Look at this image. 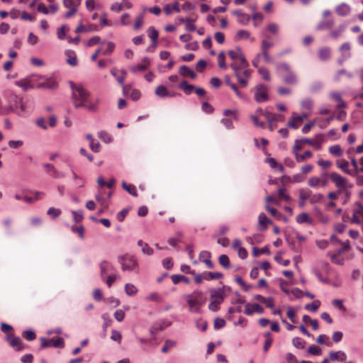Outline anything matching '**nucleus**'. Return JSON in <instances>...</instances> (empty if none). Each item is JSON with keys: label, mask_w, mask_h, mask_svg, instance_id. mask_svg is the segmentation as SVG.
<instances>
[{"label": "nucleus", "mask_w": 363, "mask_h": 363, "mask_svg": "<svg viewBox=\"0 0 363 363\" xmlns=\"http://www.w3.org/2000/svg\"><path fill=\"white\" fill-rule=\"evenodd\" d=\"M72 99L76 108L84 107L89 111H96L98 102L89 100V93L82 86L71 83Z\"/></svg>", "instance_id": "nucleus-1"}, {"label": "nucleus", "mask_w": 363, "mask_h": 363, "mask_svg": "<svg viewBox=\"0 0 363 363\" xmlns=\"http://www.w3.org/2000/svg\"><path fill=\"white\" fill-rule=\"evenodd\" d=\"M184 298L188 306V310L191 313H199L201 308L203 307L207 298L205 294L199 290H195L189 294L184 296Z\"/></svg>", "instance_id": "nucleus-2"}, {"label": "nucleus", "mask_w": 363, "mask_h": 363, "mask_svg": "<svg viewBox=\"0 0 363 363\" xmlns=\"http://www.w3.org/2000/svg\"><path fill=\"white\" fill-rule=\"evenodd\" d=\"M278 67L281 71V79L284 83L291 86L298 84V77L288 64L285 62L280 63Z\"/></svg>", "instance_id": "nucleus-3"}, {"label": "nucleus", "mask_w": 363, "mask_h": 363, "mask_svg": "<svg viewBox=\"0 0 363 363\" xmlns=\"http://www.w3.org/2000/svg\"><path fill=\"white\" fill-rule=\"evenodd\" d=\"M249 62L246 60L245 57H242L241 60H238L233 61L230 64V67L234 71V74L235 77H239V69H244L245 70L242 72L243 76L245 78H250L251 76V71L249 69Z\"/></svg>", "instance_id": "nucleus-4"}, {"label": "nucleus", "mask_w": 363, "mask_h": 363, "mask_svg": "<svg viewBox=\"0 0 363 363\" xmlns=\"http://www.w3.org/2000/svg\"><path fill=\"white\" fill-rule=\"evenodd\" d=\"M118 262L121 264L123 271H132L138 269L136 259L130 255H125L118 257Z\"/></svg>", "instance_id": "nucleus-5"}, {"label": "nucleus", "mask_w": 363, "mask_h": 363, "mask_svg": "<svg viewBox=\"0 0 363 363\" xmlns=\"http://www.w3.org/2000/svg\"><path fill=\"white\" fill-rule=\"evenodd\" d=\"M224 292L221 289L214 290L211 291V303L208 305V308L213 311H217L219 309V305L224 300Z\"/></svg>", "instance_id": "nucleus-6"}, {"label": "nucleus", "mask_w": 363, "mask_h": 363, "mask_svg": "<svg viewBox=\"0 0 363 363\" xmlns=\"http://www.w3.org/2000/svg\"><path fill=\"white\" fill-rule=\"evenodd\" d=\"M40 341L41 343V348L45 349L47 347H63L65 345L64 340L62 337H52L46 339L45 337H40Z\"/></svg>", "instance_id": "nucleus-7"}, {"label": "nucleus", "mask_w": 363, "mask_h": 363, "mask_svg": "<svg viewBox=\"0 0 363 363\" xmlns=\"http://www.w3.org/2000/svg\"><path fill=\"white\" fill-rule=\"evenodd\" d=\"M5 338L9 345L16 351H22L26 347L21 339L19 337L15 336L13 333L8 334Z\"/></svg>", "instance_id": "nucleus-8"}, {"label": "nucleus", "mask_w": 363, "mask_h": 363, "mask_svg": "<svg viewBox=\"0 0 363 363\" xmlns=\"http://www.w3.org/2000/svg\"><path fill=\"white\" fill-rule=\"evenodd\" d=\"M255 99L257 102L261 103L268 101V87L264 84H259L255 91Z\"/></svg>", "instance_id": "nucleus-9"}, {"label": "nucleus", "mask_w": 363, "mask_h": 363, "mask_svg": "<svg viewBox=\"0 0 363 363\" xmlns=\"http://www.w3.org/2000/svg\"><path fill=\"white\" fill-rule=\"evenodd\" d=\"M331 181L335 183V186L339 189H346L348 186L347 182L345 177L337 172L330 174Z\"/></svg>", "instance_id": "nucleus-10"}, {"label": "nucleus", "mask_w": 363, "mask_h": 363, "mask_svg": "<svg viewBox=\"0 0 363 363\" xmlns=\"http://www.w3.org/2000/svg\"><path fill=\"white\" fill-rule=\"evenodd\" d=\"M307 114H303L301 116H297L294 113L292 115L291 119L288 121L287 125L290 128L297 129L303 123L304 118H307Z\"/></svg>", "instance_id": "nucleus-11"}, {"label": "nucleus", "mask_w": 363, "mask_h": 363, "mask_svg": "<svg viewBox=\"0 0 363 363\" xmlns=\"http://www.w3.org/2000/svg\"><path fill=\"white\" fill-rule=\"evenodd\" d=\"M264 311V308L258 303H247L244 313L247 315H252L255 313L262 314Z\"/></svg>", "instance_id": "nucleus-12"}, {"label": "nucleus", "mask_w": 363, "mask_h": 363, "mask_svg": "<svg viewBox=\"0 0 363 363\" xmlns=\"http://www.w3.org/2000/svg\"><path fill=\"white\" fill-rule=\"evenodd\" d=\"M323 140V137L322 135H317L314 139H308V138H303L301 139V141L303 143L308 144L309 145L313 146L317 150H320L321 149V144Z\"/></svg>", "instance_id": "nucleus-13"}, {"label": "nucleus", "mask_w": 363, "mask_h": 363, "mask_svg": "<svg viewBox=\"0 0 363 363\" xmlns=\"http://www.w3.org/2000/svg\"><path fill=\"white\" fill-rule=\"evenodd\" d=\"M233 15L237 18V21L242 25H247L251 19V16L238 9L233 11Z\"/></svg>", "instance_id": "nucleus-14"}, {"label": "nucleus", "mask_w": 363, "mask_h": 363, "mask_svg": "<svg viewBox=\"0 0 363 363\" xmlns=\"http://www.w3.org/2000/svg\"><path fill=\"white\" fill-rule=\"evenodd\" d=\"M111 74L116 78L120 85H123L127 72L123 69H118L115 67L110 71Z\"/></svg>", "instance_id": "nucleus-15"}, {"label": "nucleus", "mask_w": 363, "mask_h": 363, "mask_svg": "<svg viewBox=\"0 0 363 363\" xmlns=\"http://www.w3.org/2000/svg\"><path fill=\"white\" fill-rule=\"evenodd\" d=\"M35 77H33L31 79H21L16 82V85L21 88H22L24 91H27L30 89H33L35 87Z\"/></svg>", "instance_id": "nucleus-16"}, {"label": "nucleus", "mask_w": 363, "mask_h": 363, "mask_svg": "<svg viewBox=\"0 0 363 363\" xmlns=\"http://www.w3.org/2000/svg\"><path fill=\"white\" fill-rule=\"evenodd\" d=\"M57 86V82L52 78L43 79V81L35 84V87L48 89H55Z\"/></svg>", "instance_id": "nucleus-17"}, {"label": "nucleus", "mask_w": 363, "mask_h": 363, "mask_svg": "<svg viewBox=\"0 0 363 363\" xmlns=\"http://www.w3.org/2000/svg\"><path fill=\"white\" fill-rule=\"evenodd\" d=\"M150 65V60L147 57H145L142 60V62L135 66H132L129 68L130 71L133 73L138 72H143L147 69Z\"/></svg>", "instance_id": "nucleus-18"}, {"label": "nucleus", "mask_w": 363, "mask_h": 363, "mask_svg": "<svg viewBox=\"0 0 363 363\" xmlns=\"http://www.w3.org/2000/svg\"><path fill=\"white\" fill-rule=\"evenodd\" d=\"M335 13L340 16H347L351 12V7L346 3H342L335 7Z\"/></svg>", "instance_id": "nucleus-19"}, {"label": "nucleus", "mask_w": 363, "mask_h": 363, "mask_svg": "<svg viewBox=\"0 0 363 363\" xmlns=\"http://www.w3.org/2000/svg\"><path fill=\"white\" fill-rule=\"evenodd\" d=\"M329 358L331 361L335 362H345L347 359V354L345 352L339 351H330L329 352Z\"/></svg>", "instance_id": "nucleus-20"}, {"label": "nucleus", "mask_w": 363, "mask_h": 363, "mask_svg": "<svg viewBox=\"0 0 363 363\" xmlns=\"http://www.w3.org/2000/svg\"><path fill=\"white\" fill-rule=\"evenodd\" d=\"M265 119L267 123L283 122L285 120V116L283 114L272 113L268 111L265 113Z\"/></svg>", "instance_id": "nucleus-21"}, {"label": "nucleus", "mask_w": 363, "mask_h": 363, "mask_svg": "<svg viewBox=\"0 0 363 363\" xmlns=\"http://www.w3.org/2000/svg\"><path fill=\"white\" fill-rule=\"evenodd\" d=\"M155 94L159 97H173L176 96V94L169 92L163 85H160L156 88Z\"/></svg>", "instance_id": "nucleus-22"}, {"label": "nucleus", "mask_w": 363, "mask_h": 363, "mask_svg": "<svg viewBox=\"0 0 363 363\" xmlns=\"http://www.w3.org/2000/svg\"><path fill=\"white\" fill-rule=\"evenodd\" d=\"M100 267V272H101V277L102 279H104L105 276L107 273L110 272L111 270L113 269V266L106 261H103L99 264Z\"/></svg>", "instance_id": "nucleus-23"}, {"label": "nucleus", "mask_w": 363, "mask_h": 363, "mask_svg": "<svg viewBox=\"0 0 363 363\" xmlns=\"http://www.w3.org/2000/svg\"><path fill=\"white\" fill-rule=\"evenodd\" d=\"M43 167L46 169L48 172H51V176L55 179H59L65 177V174L60 173L52 164H44Z\"/></svg>", "instance_id": "nucleus-24"}, {"label": "nucleus", "mask_w": 363, "mask_h": 363, "mask_svg": "<svg viewBox=\"0 0 363 363\" xmlns=\"http://www.w3.org/2000/svg\"><path fill=\"white\" fill-rule=\"evenodd\" d=\"M179 73L184 77H189L192 79H195L196 77L195 72L186 65H182L180 67Z\"/></svg>", "instance_id": "nucleus-25"}, {"label": "nucleus", "mask_w": 363, "mask_h": 363, "mask_svg": "<svg viewBox=\"0 0 363 363\" xmlns=\"http://www.w3.org/2000/svg\"><path fill=\"white\" fill-rule=\"evenodd\" d=\"M270 220L266 216V215L264 213H261L259 215L258 217V223H259V229L260 230H265L267 227L268 224L270 223Z\"/></svg>", "instance_id": "nucleus-26"}, {"label": "nucleus", "mask_w": 363, "mask_h": 363, "mask_svg": "<svg viewBox=\"0 0 363 363\" xmlns=\"http://www.w3.org/2000/svg\"><path fill=\"white\" fill-rule=\"evenodd\" d=\"M330 99L337 103L336 107L337 108H342L345 106V102L342 99V95L340 92L333 91L330 94Z\"/></svg>", "instance_id": "nucleus-27"}, {"label": "nucleus", "mask_w": 363, "mask_h": 363, "mask_svg": "<svg viewBox=\"0 0 363 363\" xmlns=\"http://www.w3.org/2000/svg\"><path fill=\"white\" fill-rule=\"evenodd\" d=\"M351 44L348 42L344 43L340 48V52L344 60L351 57Z\"/></svg>", "instance_id": "nucleus-28"}, {"label": "nucleus", "mask_w": 363, "mask_h": 363, "mask_svg": "<svg viewBox=\"0 0 363 363\" xmlns=\"http://www.w3.org/2000/svg\"><path fill=\"white\" fill-rule=\"evenodd\" d=\"M173 11L177 13H179L181 11L179 3L178 1H175L172 5L166 4L164 7V12L167 15H170Z\"/></svg>", "instance_id": "nucleus-29"}, {"label": "nucleus", "mask_w": 363, "mask_h": 363, "mask_svg": "<svg viewBox=\"0 0 363 363\" xmlns=\"http://www.w3.org/2000/svg\"><path fill=\"white\" fill-rule=\"evenodd\" d=\"M228 55L233 61L240 59L241 60L242 57H245L242 52L241 48L239 47L235 48L234 50H229Z\"/></svg>", "instance_id": "nucleus-30"}, {"label": "nucleus", "mask_w": 363, "mask_h": 363, "mask_svg": "<svg viewBox=\"0 0 363 363\" xmlns=\"http://www.w3.org/2000/svg\"><path fill=\"white\" fill-rule=\"evenodd\" d=\"M178 87L182 90L186 94L189 95L194 90L195 87L192 84H189L186 80H183Z\"/></svg>", "instance_id": "nucleus-31"}, {"label": "nucleus", "mask_w": 363, "mask_h": 363, "mask_svg": "<svg viewBox=\"0 0 363 363\" xmlns=\"http://www.w3.org/2000/svg\"><path fill=\"white\" fill-rule=\"evenodd\" d=\"M67 55V62L71 66H76L78 63L77 55L74 51L67 50L65 52Z\"/></svg>", "instance_id": "nucleus-32"}, {"label": "nucleus", "mask_w": 363, "mask_h": 363, "mask_svg": "<svg viewBox=\"0 0 363 363\" xmlns=\"http://www.w3.org/2000/svg\"><path fill=\"white\" fill-rule=\"evenodd\" d=\"M16 109L17 113L21 116H23L27 112L26 106L22 99H19L18 101H16Z\"/></svg>", "instance_id": "nucleus-33"}, {"label": "nucleus", "mask_w": 363, "mask_h": 363, "mask_svg": "<svg viewBox=\"0 0 363 363\" xmlns=\"http://www.w3.org/2000/svg\"><path fill=\"white\" fill-rule=\"evenodd\" d=\"M264 337L266 338L264 346H263V350L264 352H267L273 342V338L272 333L270 332H266L264 334Z\"/></svg>", "instance_id": "nucleus-34"}, {"label": "nucleus", "mask_w": 363, "mask_h": 363, "mask_svg": "<svg viewBox=\"0 0 363 363\" xmlns=\"http://www.w3.org/2000/svg\"><path fill=\"white\" fill-rule=\"evenodd\" d=\"M318 54L321 60L325 61L330 57V50L328 48H323L319 49Z\"/></svg>", "instance_id": "nucleus-35"}, {"label": "nucleus", "mask_w": 363, "mask_h": 363, "mask_svg": "<svg viewBox=\"0 0 363 363\" xmlns=\"http://www.w3.org/2000/svg\"><path fill=\"white\" fill-rule=\"evenodd\" d=\"M204 273V279L205 280L209 281L213 279H219L223 277V274L218 272H205Z\"/></svg>", "instance_id": "nucleus-36"}, {"label": "nucleus", "mask_w": 363, "mask_h": 363, "mask_svg": "<svg viewBox=\"0 0 363 363\" xmlns=\"http://www.w3.org/2000/svg\"><path fill=\"white\" fill-rule=\"evenodd\" d=\"M278 200L285 201L287 203L291 202V197L287 194L286 189L284 187L280 188L278 191Z\"/></svg>", "instance_id": "nucleus-37"}, {"label": "nucleus", "mask_w": 363, "mask_h": 363, "mask_svg": "<svg viewBox=\"0 0 363 363\" xmlns=\"http://www.w3.org/2000/svg\"><path fill=\"white\" fill-rule=\"evenodd\" d=\"M148 35L152 41V45L155 47L157 45V41L158 39V32L153 27H150L147 30Z\"/></svg>", "instance_id": "nucleus-38"}, {"label": "nucleus", "mask_w": 363, "mask_h": 363, "mask_svg": "<svg viewBox=\"0 0 363 363\" xmlns=\"http://www.w3.org/2000/svg\"><path fill=\"white\" fill-rule=\"evenodd\" d=\"M122 186L126 191H128L132 196H138L136 187L133 184H128L125 182H123Z\"/></svg>", "instance_id": "nucleus-39"}, {"label": "nucleus", "mask_w": 363, "mask_h": 363, "mask_svg": "<svg viewBox=\"0 0 363 363\" xmlns=\"http://www.w3.org/2000/svg\"><path fill=\"white\" fill-rule=\"evenodd\" d=\"M138 245L142 247V252L147 255L153 254V249L151 248L147 243L143 242L142 240L138 242Z\"/></svg>", "instance_id": "nucleus-40"}, {"label": "nucleus", "mask_w": 363, "mask_h": 363, "mask_svg": "<svg viewBox=\"0 0 363 363\" xmlns=\"http://www.w3.org/2000/svg\"><path fill=\"white\" fill-rule=\"evenodd\" d=\"M171 279L174 284H177L181 281H184L187 284L190 282L188 277L181 274H173L172 275Z\"/></svg>", "instance_id": "nucleus-41"}, {"label": "nucleus", "mask_w": 363, "mask_h": 363, "mask_svg": "<svg viewBox=\"0 0 363 363\" xmlns=\"http://www.w3.org/2000/svg\"><path fill=\"white\" fill-rule=\"evenodd\" d=\"M345 28L344 26H339L337 28L330 31V35L333 38L337 39L342 35L343 32L345 31Z\"/></svg>", "instance_id": "nucleus-42"}, {"label": "nucleus", "mask_w": 363, "mask_h": 363, "mask_svg": "<svg viewBox=\"0 0 363 363\" xmlns=\"http://www.w3.org/2000/svg\"><path fill=\"white\" fill-rule=\"evenodd\" d=\"M43 193L36 191V192H35L34 196H23V201L26 203H32L40 199L41 196H43Z\"/></svg>", "instance_id": "nucleus-43"}, {"label": "nucleus", "mask_w": 363, "mask_h": 363, "mask_svg": "<svg viewBox=\"0 0 363 363\" xmlns=\"http://www.w3.org/2000/svg\"><path fill=\"white\" fill-rule=\"evenodd\" d=\"M313 155L312 152L310 150L305 151L303 155H299L298 153H296V160L297 162H302L306 159L311 157Z\"/></svg>", "instance_id": "nucleus-44"}, {"label": "nucleus", "mask_w": 363, "mask_h": 363, "mask_svg": "<svg viewBox=\"0 0 363 363\" xmlns=\"http://www.w3.org/2000/svg\"><path fill=\"white\" fill-rule=\"evenodd\" d=\"M125 291L128 296H135L138 293V289L132 284H126L125 286Z\"/></svg>", "instance_id": "nucleus-45"}, {"label": "nucleus", "mask_w": 363, "mask_h": 363, "mask_svg": "<svg viewBox=\"0 0 363 363\" xmlns=\"http://www.w3.org/2000/svg\"><path fill=\"white\" fill-rule=\"evenodd\" d=\"M266 210L276 219L280 220L282 218V214L279 212L276 208L271 207L269 205H266Z\"/></svg>", "instance_id": "nucleus-46"}, {"label": "nucleus", "mask_w": 363, "mask_h": 363, "mask_svg": "<svg viewBox=\"0 0 363 363\" xmlns=\"http://www.w3.org/2000/svg\"><path fill=\"white\" fill-rule=\"evenodd\" d=\"M218 262L223 268H230V259L226 255H221L218 257Z\"/></svg>", "instance_id": "nucleus-47"}, {"label": "nucleus", "mask_w": 363, "mask_h": 363, "mask_svg": "<svg viewBox=\"0 0 363 363\" xmlns=\"http://www.w3.org/2000/svg\"><path fill=\"white\" fill-rule=\"evenodd\" d=\"M311 191L308 189H301L298 191L299 200H308L310 199Z\"/></svg>", "instance_id": "nucleus-48"}, {"label": "nucleus", "mask_w": 363, "mask_h": 363, "mask_svg": "<svg viewBox=\"0 0 363 363\" xmlns=\"http://www.w3.org/2000/svg\"><path fill=\"white\" fill-rule=\"evenodd\" d=\"M245 69H239L238 70V72H239V77H236L241 87H246L247 86V78H245L244 76H243V74H242V72L244 71Z\"/></svg>", "instance_id": "nucleus-49"}, {"label": "nucleus", "mask_w": 363, "mask_h": 363, "mask_svg": "<svg viewBox=\"0 0 363 363\" xmlns=\"http://www.w3.org/2000/svg\"><path fill=\"white\" fill-rule=\"evenodd\" d=\"M308 185L311 188H318L321 186L320 180L319 177H311L308 180Z\"/></svg>", "instance_id": "nucleus-50"}, {"label": "nucleus", "mask_w": 363, "mask_h": 363, "mask_svg": "<svg viewBox=\"0 0 363 363\" xmlns=\"http://www.w3.org/2000/svg\"><path fill=\"white\" fill-rule=\"evenodd\" d=\"M292 344L295 347L298 349H303L306 345V342L301 337H296L292 340Z\"/></svg>", "instance_id": "nucleus-51"}, {"label": "nucleus", "mask_w": 363, "mask_h": 363, "mask_svg": "<svg viewBox=\"0 0 363 363\" xmlns=\"http://www.w3.org/2000/svg\"><path fill=\"white\" fill-rule=\"evenodd\" d=\"M329 152L335 157H340L342 154V149L340 145H335L329 147Z\"/></svg>", "instance_id": "nucleus-52"}, {"label": "nucleus", "mask_w": 363, "mask_h": 363, "mask_svg": "<svg viewBox=\"0 0 363 363\" xmlns=\"http://www.w3.org/2000/svg\"><path fill=\"white\" fill-rule=\"evenodd\" d=\"M320 306V302L318 300L314 301L311 303H308L305 306V308L312 312H316Z\"/></svg>", "instance_id": "nucleus-53"}, {"label": "nucleus", "mask_w": 363, "mask_h": 363, "mask_svg": "<svg viewBox=\"0 0 363 363\" xmlns=\"http://www.w3.org/2000/svg\"><path fill=\"white\" fill-rule=\"evenodd\" d=\"M296 222L298 223H311V218L306 213H301L296 216Z\"/></svg>", "instance_id": "nucleus-54"}, {"label": "nucleus", "mask_w": 363, "mask_h": 363, "mask_svg": "<svg viewBox=\"0 0 363 363\" xmlns=\"http://www.w3.org/2000/svg\"><path fill=\"white\" fill-rule=\"evenodd\" d=\"M182 233H180V232H178L177 234H176V237L175 238H169L168 240V243L174 247H177V243L178 242H181L182 240Z\"/></svg>", "instance_id": "nucleus-55"}, {"label": "nucleus", "mask_w": 363, "mask_h": 363, "mask_svg": "<svg viewBox=\"0 0 363 363\" xmlns=\"http://www.w3.org/2000/svg\"><path fill=\"white\" fill-rule=\"evenodd\" d=\"M337 167L340 168L344 172L350 175L354 176L352 172L349 169V163L346 160H342L340 164H337Z\"/></svg>", "instance_id": "nucleus-56"}, {"label": "nucleus", "mask_w": 363, "mask_h": 363, "mask_svg": "<svg viewBox=\"0 0 363 363\" xmlns=\"http://www.w3.org/2000/svg\"><path fill=\"white\" fill-rule=\"evenodd\" d=\"M251 18L254 21V26L257 27L262 22L264 16L261 13H255Z\"/></svg>", "instance_id": "nucleus-57"}, {"label": "nucleus", "mask_w": 363, "mask_h": 363, "mask_svg": "<svg viewBox=\"0 0 363 363\" xmlns=\"http://www.w3.org/2000/svg\"><path fill=\"white\" fill-rule=\"evenodd\" d=\"M95 199L100 203L101 206L104 207V209H108V202L101 194H96Z\"/></svg>", "instance_id": "nucleus-58"}, {"label": "nucleus", "mask_w": 363, "mask_h": 363, "mask_svg": "<svg viewBox=\"0 0 363 363\" xmlns=\"http://www.w3.org/2000/svg\"><path fill=\"white\" fill-rule=\"evenodd\" d=\"M144 13H142L138 16L135 18V23L133 26L134 30H139L143 25Z\"/></svg>", "instance_id": "nucleus-59"}, {"label": "nucleus", "mask_w": 363, "mask_h": 363, "mask_svg": "<svg viewBox=\"0 0 363 363\" xmlns=\"http://www.w3.org/2000/svg\"><path fill=\"white\" fill-rule=\"evenodd\" d=\"M22 337L28 341H32L36 338V335L33 330H28L23 332Z\"/></svg>", "instance_id": "nucleus-60"}, {"label": "nucleus", "mask_w": 363, "mask_h": 363, "mask_svg": "<svg viewBox=\"0 0 363 363\" xmlns=\"http://www.w3.org/2000/svg\"><path fill=\"white\" fill-rule=\"evenodd\" d=\"M250 38V33L245 30H240L236 33V38L238 40L249 39Z\"/></svg>", "instance_id": "nucleus-61"}, {"label": "nucleus", "mask_w": 363, "mask_h": 363, "mask_svg": "<svg viewBox=\"0 0 363 363\" xmlns=\"http://www.w3.org/2000/svg\"><path fill=\"white\" fill-rule=\"evenodd\" d=\"M323 198V196L320 194H313L311 193L309 202L311 203H315L320 202Z\"/></svg>", "instance_id": "nucleus-62"}, {"label": "nucleus", "mask_w": 363, "mask_h": 363, "mask_svg": "<svg viewBox=\"0 0 363 363\" xmlns=\"http://www.w3.org/2000/svg\"><path fill=\"white\" fill-rule=\"evenodd\" d=\"M258 72L264 80L269 81L271 79L270 74L267 69L260 67L258 69Z\"/></svg>", "instance_id": "nucleus-63"}, {"label": "nucleus", "mask_w": 363, "mask_h": 363, "mask_svg": "<svg viewBox=\"0 0 363 363\" xmlns=\"http://www.w3.org/2000/svg\"><path fill=\"white\" fill-rule=\"evenodd\" d=\"M176 345V342L172 340H167L165 341L164 346L162 347V352L167 353L169 349L174 347Z\"/></svg>", "instance_id": "nucleus-64"}]
</instances>
